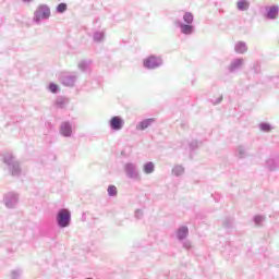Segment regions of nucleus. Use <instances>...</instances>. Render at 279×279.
I'll use <instances>...</instances> for the list:
<instances>
[{
	"instance_id": "nucleus-1",
	"label": "nucleus",
	"mask_w": 279,
	"mask_h": 279,
	"mask_svg": "<svg viewBox=\"0 0 279 279\" xmlns=\"http://www.w3.org/2000/svg\"><path fill=\"white\" fill-rule=\"evenodd\" d=\"M194 21L195 16L193 13L186 11L183 13L182 20L174 21V27H177L183 36H193V34H195Z\"/></svg>"
},
{
	"instance_id": "nucleus-2",
	"label": "nucleus",
	"mask_w": 279,
	"mask_h": 279,
	"mask_svg": "<svg viewBox=\"0 0 279 279\" xmlns=\"http://www.w3.org/2000/svg\"><path fill=\"white\" fill-rule=\"evenodd\" d=\"M49 19H51V8L48 4H39L33 13V23L43 25Z\"/></svg>"
},
{
	"instance_id": "nucleus-3",
	"label": "nucleus",
	"mask_w": 279,
	"mask_h": 279,
	"mask_svg": "<svg viewBox=\"0 0 279 279\" xmlns=\"http://www.w3.org/2000/svg\"><path fill=\"white\" fill-rule=\"evenodd\" d=\"M162 64H165L162 56L150 54L143 60V66L148 71H156V69H160Z\"/></svg>"
},
{
	"instance_id": "nucleus-4",
	"label": "nucleus",
	"mask_w": 279,
	"mask_h": 279,
	"mask_svg": "<svg viewBox=\"0 0 279 279\" xmlns=\"http://www.w3.org/2000/svg\"><path fill=\"white\" fill-rule=\"evenodd\" d=\"M57 221L60 228H68L69 223H71V211L61 209L57 216Z\"/></svg>"
},
{
	"instance_id": "nucleus-5",
	"label": "nucleus",
	"mask_w": 279,
	"mask_h": 279,
	"mask_svg": "<svg viewBox=\"0 0 279 279\" xmlns=\"http://www.w3.org/2000/svg\"><path fill=\"white\" fill-rule=\"evenodd\" d=\"M243 64H245V59L243 58L233 59L228 66L229 73H236V71L243 68Z\"/></svg>"
},
{
	"instance_id": "nucleus-6",
	"label": "nucleus",
	"mask_w": 279,
	"mask_h": 279,
	"mask_svg": "<svg viewBox=\"0 0 279 279\" xmlns=\"http://www.w3.org/2000/svg\"><path fill=\"white\" fill-rule=\"evenodd\" d=\"M60 82L63 86L73 87L75 86V82H77V75L75 74H64L60 76Z\"/></svg>"
},
{
	"instance_id": "nucleus-7",
	"label": "nucleus",
	"mask_w": 279,
	"mask_h": 279,
	"mask_svg": "<svg viewBox=\"0 0 279 279\" xmlns=\"http://www.w3.org/2000/svg\"><path fill=\"white\" fill-rule=\"evenodd\" d=\"M279 8L278 5H271L265 8V17L269 21H276L278 19Z\"/></svg>"
},
{
	"instance_id": "nucleus-8",
	"label": "nucleus",
	"mask_w": 279,
	"mask_h": 279,
	"mask_svg": "<svg viewBox=\"0 0 279 279\" xmlns=\"http://www.w3.org/2000/svg\"><path fill=\"white\" fill-rule=\"evenodd\" d=\"M247 43L245 41H236L234 44V51L235 53H239L240 56H243V53H247Z\"/></svg>"
},
{
	"instance_id": "nucleus-9",
	"label": "nucleus",
	"mask_w": 279,
	"mask_h": 279,
	"mask_svg": "<svg viewBox=\"0 0 279 279\" xmlns=\"http://www.w3.org/2000/svg\"><path fill=\"white\" fill-rule=\"evenodd\" d=\"M93 66V61L90 60H82L78 62V69L83 73H88Z\"/></svg>"
},
{
	"instance_id": "nucleus-10",
	"label": "nucleus",
	"mask_w": 279,
	"mask_h": 279,
	"mask_svg": "<svg viewBox=\"0 0 279 279\" xmlns=\"http://www.w3.org/2000/svg\"><path fill=\"white\" fill-rule=\"evenodd\" d=\"M250 0H238L235 8L239 12H247L250 10Z\"/></svg>"
},
{
	"instance_id": "nucleus-11",
	"label": "nucleus",
	"mask_w": 279,
	"mask_h": 279,
	"mask_svg": "<svg viewBox=\"0 0 279 279\" xmlns=\"http://www.w3.org/2000/svg\"><path fill=\"white\" fill-rule=\"evenodd\" d=\"M106 38V31L98 29L93 33V40L94 43H104Z\"/></svg>"
},
{
	"instance_id": "nucleus-12",
	"label": "nucleus",
	"mask_w": 279,
	"mask_h": 279,
	"mask_svg": "<svg viewBox=\"0 0 279 279\" xmlns=\"http://www.w3.org/2000/svg\"><path fill=\"white\" fill-rule=\"evenodd\" d=\"M112 130H121L123 128V120L119 117H113L110 121Z\"/></svg>"
},
{
	"instance_id": "nucleus-13",
	"label": "nucleus",
	"mask_w": 279,
	"mask_h": 279,
	"mask_svg": "<svg viewBox=\"0 0 279 279\" xmlns=\"http://www.w3.org/2000/svg\"><path fill=\"white\" fill-rule=\"evenodd\" d=\"M60 133L62 134V136H71L72 134L71 125L66 122H63L61 124Z\"/></svg>"
},
{
	"instance_id": "nucleus-14",
	"label": "nucleus",
	"mask_w": 279,
	"mask_h": 279,
	"mask_svg": "<svg viewBox=\"0 0 279 279\" xmlns=\"http://www.w3.org/2000/svg\"><path fill=\"white\" fill-rule=\"evenodd\" d=\"M154 121H155L154 119H146V120L140 122L136 128H137V130H147V128L149 125H151V123H154Z\"/></svg>"
},
{
	"instance_id": "nucleus-15",
	"label": "nucleus",
	"mask_w": 279,
	"mask_h": 279,
	"mask_svg": "<svg viewBox=\"0 0 279 279\" xmlns=\"http://www.w3.org/2000/svg\"><path fill=\"white\" fill-rule=\"evenodd\" d=\"M99 87V83H95V85H93V82L87 81L85 83V85L82 87L83 90H94V88H98Z\"/></svg>"
},
{
	"instance_id": "nucleus-16",
	"label": "nucleus",
	"mask_w": 279,
	"mask_h": 279,
	"mask_svg": "<svg viewBox=\"0 0 279 279\" xmlns=\"http://www.w3.org/2000/svg\"><path fill=\"white\" fill-rule=\"evenodd\" d=\"M69 104H71V100L64 96L57 98V106H69Z\"/></svg>"
},
{
	"instance_id": "nucleus-17",
	"label": "nucleus",
	"mask_w": 279,
	"mask_h": 279,
	"mask_svg": "<svg viewBox=\"0 0 279 279\" xmlns=\"http://www.w3.org/2000/svg\"><path fill=\"white\" fill-rule=\"evenodd\" d=\"M189 234V227H182L178 231V238L179 239H186V235Z\"/></svg>"
},
{
	"instance_id": "nucleus-18",
	"label": "nucleus",
	"mask_w": 279,
	"mask_h": 279,
	"mask_svg": "<svg viewBox=\"0 0 279 279\" xmlns=\"http://www.w3.org/2000/svg\"><path fill=\"white\" fill-rule=\"evenodd\" d=\"M68 10V5H66V3H64V2H61V3H59L58 5H57V8H56V12L58 13V14H64V12Z\"/></svg>"
},
{
	"instance_id": "nucleus-19",
	"label": "nucleus",
	"mask_w": 279,
	"mask_h": 279,
	"mask_svg": "<svg viewBox=\"0 0 279 279\" xmlns=\"http://www.w3.org/2000/svg\"><path fill=\"white\" fill-rule=\"evenodd\" d=\"M48 90H49V93L56 94L60 90V86H58L56 83H50L48 85Z\"/></svg>"
},
{
	"instance_id": "nucleus-20",
	"label": "nucleus",
	"mask_w": 279,
	"mask_h": 279,
	"mask_svg": "<svg viewBox=\"0 0 279 279\" xmlns=\"http://www.w3.org/2000/svg\"><path fill=\"white\" fill-rule=\"evenodd\" d=\"M145 173H154V162H147L144 166Z\"/></svg>"
},
{
	"instance_id": "nucleus-21",
	"label": "nucleus",
	"mask_w": 279,
	"mask_h": 279,
	"mask_svg": "<svg viewBox=\"0 0 279 279\" xmlns=\"http://www.w3.org/2000/svg\"><path fill=\"white\" fill-rule=\"evenodd\" d=\"M259 128H260L262 132H271V125H269L267 123L259 124Z\"/></svg>"
},
{
	"instance_id": "nucleus-22",
	"label": "nucleus",
	"mask_w": 279,
	"mask_h": 279,
	"mask_svg": "<svg viewBox=\"0 0 279 279\" xmlns=\"http://www.w3.org/2000/svg\"><path fill=\"white\" fill-rule=\"evenodd\" d=\"M108 194H109L110 196L117 195V186L110 185V186L108 187Z\"/></svg>"
},
{
	"instance_id": "nucleus-23",
	"label": "nucleus",
	"mask_w": 279,
	"mask_h": 279,
	"mask_svg": "<svg viewBox=\"0 0 279 279\" xmlns=\"http://www.w3.org/2000/svg\"><path fill=\"white\" fill-rule=\"evenodd\" d=\"M173 173H174V175H180V173H184V168L178 166V167H175V168L173 169Z\"/></svg>"
},
{
	"instance_id": "nucleus-24",
	"label": "nucleus",
	"mask_w": 279,
	"mask_h": 279,
	"mask_svg": "<svg viewBox=\"0 0 279 279\" xmlns=\"http://www.w3.org/2000/svg\"><path fill=\"white\" fill-rule=\"evenodd\" d=\"M223 97L222 96H219L216 100H214V104L217 106L219 104H221Z\"/></svg>"
},
{
	"instance_id": "nucleus-25",
	"label": "nucleus",
	"mask_w": 279,
	"mask_h": 279,
	"mask_svg": "<svg viewBox=\"0 0 279 279\" xmlns=\"http://www.w3.org/2000/svg\"><path fill=\"white\" fill-rule=\"evenodd\" d=\"M23 1V3H34V1H36V0H22Z\"/></svg>"
},
{
	"instance_id": "nucleus-26",
	"label": "nucleus",
	"mask_w": 279,
	"mask_h": 279,
	"mask_svg": "<svg viewBox=\"0 0 279 279\" xmlns=\"http://www.w3.org/2000/svg\"><path fill=\"white\" fill-rule=\"evenodd\" d=\"M258 219H260V218H256V221H258Z\"/></svg>"
}]
</instances>
